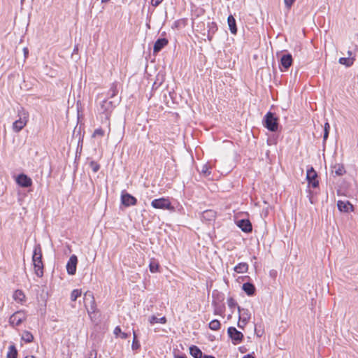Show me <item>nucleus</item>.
Here are the masks:
<instances>
[{"label":"nucleus","instance_id":"obj_1","mask_svg":"<svg viewBox=\"0 0 358 358\" xmlns=\"http://www.w3.org/2000/svg\"><path fill=\"white\" fill-rule=\"evenodd\" d=\"M84 303L90 320L92 322H96L98 320V310L92 292L87 291L85 293Z\"/></svg>","mask_w":358,"mask_h":358},{"label":"nucleus","instance_id":"obj_2","mask_svg":"<svg viewBox=\"0 0 358 358\" xmlns=\"http://www.w3.org/2000/svg\"><path fill=\"white\" fill-rule=\"evenodd\" d=\"M42 249L40 244L34 245L32 262L35 274L41 278L43 275V263L42 262Z\"/></svg>","mask_w":358,"mask_h":358},{"label":"nucleus","instance_id":"obj_3","mask_svg":"<svg viewBox=\"0 0 358 358\" xmlns=\"http://www.w3.org/2000/svg\"><path fill=\"white\" fill-rule=\"evenodd\" d=\"M29 113L21 108L17 111V119L13 124V130L17 133L20 131L27 124L29 120Z\"/></svg>","mask_w":358,"mask_h":358},{"label":"nucleus","instance_id":"obj_4","mask_svg":"<svg viewBox=\"0 0 358 358\" xmlns=\"http://www.w3.org/2000/svg\"><path fill=\"white\" fill-rule=\"evenodd\" d=\"M264 126L270 131H276L278 129V118L271 112H268L264 117Z\"/></svg>","mask_w":358,"mask_h":358},{"label":"nucleus","instance_id":"obj_5","mask_svg":"<svg viewBox=\"0 0 358 358\" xmlns=\"http://www.w3.org/2000/svg\"><path fill=\"white\" fill-rule=\"evenodd\" d=\"M27 315L23 310H19L14 313L9 318V324L13 327L20 326L22 322L26 320Z\"/></svg>","mask_w":358,"mask_h":358},{"label":"nucleus","instance_id":"obj_6","mask_svg":"<svg viewBox=\"0 0 358 358\" xmlns=\"http://www.w3.org/2000/svg\"><path fill=\"white\" fill-rule=\"evenodd\" d=\"M151 206L157 209L171 210L173 208L169 199L164 197L152 200Z\"/></svg>","mask_w":358,"mask_h":358},{"label":"nucleus","instance_id":"obj_7","mask_svg":"<svg viewBox=\"0 0 358 358\" xmlns=\"http://www.w3.org/2000/svg\"><path fill=\"white\" fill-rule=\"evenodd\" d=\"M115 105L113 101L105 99L101 104L100 111L105 115L106 119H108Z\"/></svg>","mask_w":358,"mask_h":358},{"label":"nucleus","instance_id":"obj_8","mask_svg":"<svg viewBox=\"0 0 358 358\" xmlns=\"http://www.w3.org/2000/svg\"><path fill=\"white\" fill-rule=\"evenodd\" d=\"M137 203V199L131 194L126 191H122L121 193V203L125 207L135 206Z\"/></svg>","mask_w":358,"mask_h":358},{"label":"nucleus","instance_id":"obj_9","mask_svg":"<svg viewBox=\"0 0 358 358\" xmlns=\"http://www.w3.org/2000/svg\"><path fill=\"white\" fill-rule=\"evenodd\" d=\"M317 174L313 167H310L307 170L306 179L308 180L309 186L313 188L318 187L319 182L317 180Z\"/></svg>","mask_w":358,"mask_h":358},{"label":"nucleus","instance_id":"obj_10","mask_svg":"<svg viewBox=\"0 0 358 358\" xmlns=\"http://www.w3.org/2000/svg\"><path fill=\"white\" fill-rule=\"evenodd\" d=\"M227 333L234 344L241 343L243 338V334L241 331H238L235 327H229Z\"/></svg>","mask_w":358,"mask_h":358},{"label":"nucleus","instance_id":"obj_11","mask_svg":"<svg viewBox=\"0 0 358 358\" xmlns=\"http://www.w3.org/2000/svg\"><path fill=\"white\" fill-rule=\"evenodd\" d=\"M293 62L292 56L287 53L282 55L280 58V69L281 71H285L292 66Z\"/></svg>","mask_w":358,"mask_h":358},{"label":"nucleus","instance_id":"obj_12","mask_svg":"<svg viewBox=\"0 0 358 358\" xmlns=\"http://www.w3.org/2000/svg\"><path fill=\"white\" fill-rule=\"evenodd\" d=\"M78 258L75 255L70 257L66 264V271L69 275H74L76 272Z\"/></svg>","mask_w":358,"mask_h":358},{"label":"nucleus","instance_id":"obj_13","mask_svg":"<svg viewBox=\"0 0 358 358\" xmlns=\"http://www.w3.org/2000/svg\"><path fill=\"white\" fill-rule=\"evenodd\" d=\"M17 183L22 187H29L32 185L31 179L24 173L18 175L16 179Z\"/></svg>","mask_w":358,"mask_h":358},{"label":"nucleus","instance_id":"obj_14","mask_svg":"<svg viewBox=\"0 0 358 358\" xmlns=\"http://www.w3.org/2000/svg\"><path fill=\"white\" fill-rule=\"evenodd\" d=\"M337 207L341 212L343 213H349L354 210V207L349 201H338Z\"/></svg>","mask_w":358,"mask_h":358},{"label":"nucleus","instance_id":"obj_15","mask_svg":"<svg viewBox=\"0 0 358 358\" xmlns=\"http://www.w3.org/2000/svg\"><path fill=\"white\" fill-rule=\"evenodd\" d=\"M238 310L239 313V320L243 324V325H246L250 319V313L248 309L241 308L240 306H238Z\"/></svg>","mask_w":358,"mask_h":358},{"label":"nucleus","instance_id":"obj_16","mask_svg":"<svg viewBox=\"0 0 358 358\" xmlns=\"http://www.w3.org/2000/svg\"><path fill=\"white\" fill-rule=\"evenodd\" d=\"M238 227L244 232L249 233L252 230V224L249 220L242 219L237 222Z\"/></svg>","mask_w":358,"mask_h":358},{"label":"nucleus","instance_id":"obj_17","mask_svg":"<svg viewBox=\"0 0 358 358\" xmlns=\"http://www.w3.org/2000/svg\"><path fill=\"white\" fill-rule=\"evenodd\" d=\"M169 43L166 38H158L154 44L153 52L155 54L160 52Z\"/></svg>","mask_w":358,"mask_h":358},{"label":"nucleus","instance_id":"obj_18","mask_svg":"<svg viewBox=\"0 0 358 358\" xmlns=\"http://www.w3.org/2000/svg\"><path fill=\"white\" fill-rule=\"evenodd\" d=\"M242 288L248 296H252L255 292V287L250 282L243 283Z\"/></svg>","mask_w":358,"mask_h":358},{"label":"nucleus","instance_id":"obj_19","mask_svg":"<svg viewBox=\"0 0 358 358\" xmlns=\"http://www.w3.org/2000/svg\"><path fill=\"white\" fill-rule=\"evenodd\" d=\"M227 22L229 27V30L231 34H236L237 32L236 24L234 17L230 15L227 18Z\"/></svg>","mask_w":358,"mask_h":358},{"label":"nucleus","instance_id":"obj_20","mask_svg":"<svg viewBox=\"0 0 358 358\" xmlns=\"http://www.w3.org/2000/svg\"><path fill=\"white\" fill-rule=\"evenodd\" d=\"M189 353L194 358H202V351L196 345H192L189 348Z\"/></svg>","mask_w":358,"mask_h":358},{"label":"nucleus","instance_id":"obj_21","mask_svg":"<svg viewBox=\"0 0 358 358\" xmlns=\"http://www.w3.org/2000/svg\"><path fill=\"white\" fill-rule=\"evenodd\" d=\"M248 264L245 262L239 263L234 267V271L238 273H244L248 271Z\"/></svg>","mask_w":358,"mask_h":358},{"label":"nucleus","instance_id":"obj_22","mask_svg":"<svg viewBox=\"0 0 358 358\" xmlns=\"http://www.w3.org/2000/svg\"><path fill=\"white\" fill-rule=\"evenodd\" d=\"M13 297L15 301L21 302V303L25 300V295H24V292L20 289L15 290L13 294Z\"/></svg>","mask_w":358,"mask_h":358},{"label":"nucleus","instance_id":"obj_23","mask_svg":"<svg viewBox=\"0 0 358 358\" xmlns=\"http://www.w3.org/2000/svg\"><path fill=\"white\" fill-rule=\"evenodd\" d=\"M17 350L14 345H10L8 348L7 358H17Z\"/></svg>","mask_w":358,"mask_h":358},{"label":"nucleus","instance_id":"obj_24","mask_svg":"<svg viewBox=\"0 0 358 358\" xmlns=\"http://www.w3.org/2000/svg\"><path fill=\"white\" fill-rule=\"evenodd\" d=\"M149 322L151 324H154L155 323L165 324L166 322V318L165 317L158 318L155 315H152L149 318Z\"/></svg>","mask_w":358,"mask_h":358},{"label":"nucleus","instance_id":"obj_25","mask_svg":"<svg viewBox=\"0 0 358 358\" xmlns=\"http://www.w3.org/2000/svg\"><path fill=\"white\" fill-rule=\"evenodd\" d=\"M338 62L341 64L350 67L353 64L354 59L351 57H341Z\"/></svg>","mask_w":358,"mask_h":358},{"label":"nucleus","instance_id":"obj_26","mask_svg":"<svg viewBox=\"0 0 358 358\" xmlns=\"http://www.w3.org/2000/svg\"><path fill=\"white\" fill-rule=\"evenodd\" d=\"M117 83H113L108 90V95L110 98H113L117 95Z\"/></svg>","mask_w":358,"mask_h":358},{"label":"nucleus","instance_id":"obj_27","mask_svg":"<svg viewBox=\"0 0 358 358\" xmlns=\"http://www.w3.org/2000/svg\"><path fill=\"white\" fill-rule=\"evenodd\" d=\"M22 340L28 343H31L34 340V336L31 332L24 331L22 335Z\"/></svg>","mask_w":358,"mask_h":358},{"label":"nucleus","instance_id":"obj_28","mask_svg":"<svg viewBox=\"0 0 358 358\" xmlns=\"http://www.w3.org/2000/svg\"><path fill=\"white\" fill-rule=\"evenodd\" d=\"M220 322L218 320H213L209 323V328L213 331H217L220 329Z\"/></svg>","mask_w":358,"mask_h":358},{"label":"nucleus","instance_id":"obj_29","mask_svg":"<svg viewBox=\"0 0 358 358\" xmlns=\"http://www.w3.org/2000/svg\"><path fill=\"white\" fill-rule=\"evenodd\" d=\"M159 264L155 259H152L149 264L150 271L152 273H155L158 271Z\"/></svg>","mask_w":358,"mask_h":358},{"label":"nucleus","instance_id":"obj_30","mask_svg":"<svg viewBox=\"0 0 358 358\" xmlns=\"http://www.w3.org/2000/svg\"><path fill=\"white\" fill-rule=\"evenodd\" d=\"M345 173V168L343 165L338 164L335 166V174L338 176H341Z\"/></svg>","mask_w":358,"mask_h":358},{"label":"nucleus","instance_id":"obj_31","mask_svg":"<svg viewBox=\"0 0 358 358\" xmlns=\"http://www.w3.org/2000/svg\"><path fill=\"white\" fill-rule=\"evenodd\" d=\"M81 294H82V292L80 289H73L71 294V300L72 301H76L77 299L81 296Z\"/></svg>","mask_w":358,"mask_h":358},{"label":"nucleus","instance_id":"obj_32","mask_svg":"<svg viewBox=\"0 0 358 358\" xmlns=\"http://www.w3.org/2000/svg\"><path fill=\"white\" fill-rule=\"evenodd\" d=\"M141 345L139 341H138L135 332H134V339L131 345V348L133 350H137L140 348Z\"/></svg>","mask_w":358,"mask_h":358},{"label":"nucleus","instance_id":"obj_33","mask_svg":"<svg viewBox=\"0 0 358 358\" xmlns=\"http://www.w3.org/2000/svg\"><path fill=\"white\" fill-rule=\"evenodd\" d=\"M210 166L208 164H203L201 167V172L205 176H210Z\"/></svg>","mask_w":358,"mask_h":358},{"label":"nucleus","instance_id":"obj_34","mask_svg":"<svg viewBox=\"0 0 358 358\" xmlns=\"http://www.w3.org/2000/svg\"><path fill=\"white\" fill-rule=\"evenodd\" d=\"M90 166L94 173H96L100 169V165L94 161L90 162Z\"/></svg>","mask_w":358,"mask_h":358},{"label":"nucleus","instance_id":"obj_35","mask_svg":"<svg viewBox=\"0 0 358 358\" xmlns=\"http://www.w3.org/2000/svg\"><path fill=\"white\" fill-rule=\"evenodd\" d=\"M227 305L231 309L238 306L235 299H234L232 297L227 299Z\"/></svg>","mask_w":358,"mask_h":358},{"label":"nucleus","instance_id":"obj_36","mask_svg":"<svg viewBox=\"0 0 358 358\" xmlns=\"http://www.w3.org/2000/svg\"><path fill=\"white\" fill-rule=\"evenodd\" d=\"M214 314L222 315L223 314V308L222 306H216L214 309Z\"/></svg>","mask_w":358,"mask_h":358},{"label":"nucleus","instance_id":"obj_37","mask_svg":"<svg viewBox=\"0 0 358 358\" xmlns=\"http://www.w3.org/2000/svg\"><path fill=\"white\" fill-rule=\"evenodd\" d=\"M103 135H104V131L101 128L95 129V131L93 133V136H94V137L97 136H103Z\"/></svg>","mask_w":358,"mask_h":358},{"label":"nucleus","instance_id":"obj_38","mask_svg":"<svg viewBox=\"0 0 358 358\" xmlns=\"http://www.w3.org/2000/svg\"><path fill=\"white\" fill-rule=\"evenodd\" d=\"M203 217H214L215 213L212 210H206L203 213Z\"/></svg>","mask_w":358,"mask_h":358},{"label":"nucleus","instance_id":"obj_39","mask_svg":"<svg viewBox=\"0 0 358 358\" xmlns=\"http://www.w3.org/2000/svg\"><path fill=\"white\" fill-rule=\"evenodd\" d=\"M329 129H326L324 127V136H323V141L324 142H325L327 141V139L328 138V136H329Z\"/></svg>","mask_w":358,"mask_h":358},{"label":"nucleus","instance_id":"obj_40","mask_svg":"<svg viewBox=\"0 0 358 358\" xmlns=\"http://www.w3.org/2000/svg\"><path fill=\"white\" fill-rule=\"evenodd\" d=\"M295 0H284L285 4L287 8H290Z\"/></svg>","mask_w":358,"mask_h":358},{"label":"nucleus","instance_id":"obj_41","mask_svg":"<svg viewBox=\"0 0 358 358\" xmlns=\"http://www.w3.org/2000/svg\"><path fill=\"white\" fill-rule=\"evenodd\" d=\"M122 331H121V329L120 327H116L114 329V334L116 336H118L120 335Z\"/></svg>","mask_w":358,"mask_h":358},{"label":"nucleus","instance_id":"obj_42","mask_svg":"<svg viewBox=\"0 0 358 358\" xmlns=\"http://www.w3.org/2000/svg\"><path fill=\"white\" fill-rule=\"evenodd\" d=\"M163 0H152V5L154 6H159Z\"/></svg>","mask_w":358,"mask_h":358},{"label":"nucleus","instance_id":"obj_43","mask_svg":"<svg viewBox=\"0 0 358 358\" xmlns=\"http://www.w3.org/2000/svg\"><path fill=\"white\" fill-rule=\"evenodd\" d=\"M120 336L121 337V338L122 339H126L128 338L129 335L127 333H124V332H121Z\"/></svg>","mask_w":358,"mask_h":358},{"label":"nucleus","instance_id":"obj_44","mask_svg":"<svg viewBox=\"0 0 358 358\" xmlns=\"http://www.w3.org/2000/svg\"><path fill=\"white\" fill-rule=\"evenodd\" d=\"M245 325H243V324L241 322V320H239L238 322V327L241 329H243Z\"/></svg>","mask_w":358,"mask_h":358},{"label":"nucleus","instance_id":"obj_45","mask_svg":"<svg viewBox=\"0 0 358 358\" xmlns=\"http://www.w3.org/2000/svg\"><path fill=\"white\" fill-rule=\"evenodd\" d=\"M243 358H255V357H254V356H252V355H250V354H248V355H246L243 356Z\"/></svg>","mask_w":358,"mask_h":358},{"label":"nucleus","instance_id":"obj_46","mask_svg":"<svg viewBox=\"0 0 358 358\" xmlns=\"http://www.w3.org/2000/svg\"><path fill=\"white\" fill-rule=\"evenodd\" d=\"M23 51H24V53L25 57H27V55H28V53H29V50H28V49H27V48H24L23 49Z\"/></svg>","mask_w":358,"mask_h":358},{"label":"nucleus","instance_id":"obj_47","mask_svg":"<svg viewBox=\"0 0 358 358\" xmlns=\"http://www.w3.org/2000/svg\"><path fill=\"white\" fill-rule=\"evenodd\" d=\"M202 358H215V357L213 356H211V355H203Z\"/></svg>","mask_w":358,"mask_h":358},{"label":"nucleus","instance_id":"obj_48","mask_svg":"<svg viewBox=\"0 0 358 358\" xmlns=\"http://www.w3.org/2000/svg\"><path fill=\"white\" fill-rule=\"evenodd\" d=\"M324 128L330 129V125L328 122H326L324 126Z\"/></svg>","mask_w":358,"mask_h":358},{"label":"nucleus","instance_id":"obj_49","mask_svg":"<svg viewBox=\"0 0 358 358\" xmlns=\"http://www.w3.org/2000/svg\"><path fill=\"white\" fill-rule=\"evenodd\" d=\"M176 358H187L185 355H176Z\"/></svg>","mask_w":358,"mask_h":358},{"label":"nucleus","instance_id":"obj_50","mask_svg":"<svg viewBox=\"0 0 358 358\" xmlns=\"http://www.w3.org/2000/svg\"><path fill=\"white\" fill-rule=\"evenodd\" d=\"M24 358H36V357L34 355H28V356H26Z\"/></svg>","mask_w":358,"mask_h":358},{"label":"nucleus","instance_id":"obj_51","mask_svg":"<svg viewBox=\"0 0 358 358\" xmlns=\"http://www.w3.org/2000/svg\"><path fill=\"white\" fill-rule=\"evenodd\" d=\"M348 54H349V55H351L352 53L350 51H348Z\"/></svg>","mask_w":358,"mask_h":358},{"label":"nucleus","instance_id":"obj_52","mask_svg":"<svg viewBox=\"0 0 358 358\" xmlns=\"http://www.w3.org/2000/svg\"><path fill=\"white\" fill-rule=\"evenodd\" d=\"M90 358H92V357H90ZM94 358H96V357H94Z\"/></svg>","mask_w":358,"mask_h":358}]
</instances>
